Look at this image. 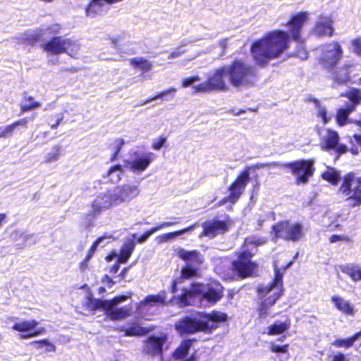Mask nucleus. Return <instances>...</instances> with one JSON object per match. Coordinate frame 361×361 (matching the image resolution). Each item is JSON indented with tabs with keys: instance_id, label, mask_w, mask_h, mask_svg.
<instances>
[{
	"instance_id": "nucleus-2",
	"label": "nucleus",
	"mask_w": 361,
	"mask_h": 361,
	"mask_svg": "<svg viewBox=\"0 0 361 361\" xmlns=\"http://www.w3.org/2000/svg\"><path fill=\"white\" fill-rule=\"evenodd\" d=\"M223 287L219 283L204 285L202 283H192L190 289L184 288L180 296L174 297L171 303L179 307L195 304V300H205L207 302L215 303L222 297Z\"/></svg>"
},
{
	"instance_id": "nucleus-14",
	"label": "nucleus",
	"mask_w": 361,
	"mask_h": 361,
	"mask_svg": "<svg viewBox=\"0 0 361 361\" xmlns=\"http://www.w3.org/2000/svg\"><path fill=\"white\" fill-rule=\"evenodd\" d=\"M342 55L341 45L337 42H333L323 46L319 61L324 68H331L341 59Z\"/></svg>"
},
{
	"instance_id": "nucleus-25",
	"label": "nucleus",
	"mask_w": 361,
	"mask_h": 361,
	"mask_svg": "<svg viewBox=\"0 0 361 361\" xmlns=\"http://www.w3.org/2000/svg\"><path fill=\"white\" fill-rule=\"evenodd\" d=\"M166 342L165 336H152L146 341L144 350L149 355H159L161 353L162 346Z\"/></svg>"
},
{
	"instance_id": "nucleus-57",
	"label": "nucleus",
	"mask_w": 361,
	"mask_h": 361,
	"mask_svg": "<svg viewBox=\"0 0 361 361\" xmlns=\"http://www.w3.org/2000/svg\"><path fill=\"white\" fill-rule=\"evenodd\" d=\"M350 240V238L346 235H333L329 238V241L331 243H335L338 241H349Z\"/></svg>"
},
{
	"instance_id": "nucleus-40",
	"label": "nucleus",
	"mask_w": 361,
	"mask_h": 361,
	"mask_svg": "<svg viewBox=\"0 0 361 361\" xmlns=\"http://www.w3.org/2000/svg\"><path fill=\"white\" fill-rule=\"evenodd\" d=\"M111 235H104L102 237H99L97 240L91 246L87 258H90L94 252L96 251L98 247H104L109 242V239L111 238Z\"/></svg>"
},
{
	"instance_id": "nucleus-28",
	"label": "nucleus",
	"mask_w": 361,
	"mask_h": 361,
	"mask_svg": "<svg viewBox=\"0 0 361 361\" xmlns=\"http://www.w3.org/2000/svg\"><path fill=\"white\" fill-rule=\"evenodd\" d=\"M62 154V147L57 144L54 145L51 147L47 149L43 157V163L51 164L59 161Z\"/></svg>"
},
{
	"instance_id": "nucleus-53",
	"label": "nucleus",
	"mask_w": 361,
	"mask_h": 361,
	"mask_svg": "<svg viewBox=\"0 0 361 361\" xmlns=\"http://www.w3.org/2000/svg\"><path fill=\"white\" fill-rule=\"evenodd\" d=\"M124 143L125 142L123 139H117L115 140L114 145L116 150L111 158V161H114L116 159Z\"/></svg>"
},
{
	"instance_id": "nucleus-15",
	"label": "nucleus",
	"mask_w": 361,
	"mask_h": 361,
	"mask_svg": "<svg viewBox=\"0 0 361 361\" xmlns=\"http://www.w3.org/2000/svg\"><path fill=\"white\" fill-rule=\"evenodd\" d=\"M350 104L346 105L345 108H341L338 110L336 114V122L340 126H344L347 121L349 114L355 109L357 104H361V91L357 89H352L349 90L345 94Z\"/></svg>"
},
{
	"instance_id": "nucleus-21",
	"label": "nucleus",
	"mask_w": 361,
	"mask_h": 361,
	"mask_svg": "<svg viewBox=\"0 0 361 361\" xmlns=\"http://www.w3.org/2000/svg\"><path fill=\"white\" fill-rule=\"evenodd\" d=\"M202 235L214 238L218 234L224 233L228 229L227 224L224 221L212 220L202 224Z\"/></svg>"
},
{
	"instance_id": "nucleus-19",
	"label": "nucleus",
	"mask_w": 361,
	"mask_h": 361,
	"mask_svg": "<svg viewBox=\"0 0 361 361\" xmlns=\"http://www.w3.org/2000/svg\"><path fill=\"white\" fill-rule=\"evenodd\" d=\"M127 298L128 297L126 295H119L115 297L114 299L111 300H106L88 297L87 298L86 305L87 308L90 310L94 311L99 308H102L104 310H105L106 309H109L111 307H112L111 305H114L117 302L126 301Z\"/></svg>"
},
{
	"instance_id": "nucleus-17",
	"label": "nucleus",
	"mask_w": 361,
	"mask_h": 361,
	"mask_svg": "<svg viewBox=\"0 0 361 361\" xmlns=\"http://www.w3.org/2000/svg\"><path fill=\"white\" fill-rule=\"evenodd\" d=\"M112 190L117 206L122 203H129L140 193L139 187L131 184L118 185Z\"/></svg>"
},
{
	"instance_id": "nucleus-43",
	"label": "nucleus",
	"mask_w": 361,
	"mask_h": 361,
	"mask_svg": "<svg viewBox=\"0 0 361 361\" xmlns=\"http://www.w3.org/2000/svg\"><path fill=\"white\" fill-rule=\"evenodd\" d=\"M323 179L330 182L333 185H336L340 179V174L334 169H329L322 174Z\"/></svg>"
},
{
	"instance_id": "nucleus-47",
	"label": "nucleus",
	"mask_w": 361,
	"mask_h": 361,
	"mask_svg": "<svg viewBox=\"0 0 361 361\" xmlns=\"http://www.w3.org/2000/svg\"><path fill=\"white\" fill-rule=\"evenodd\" d=\"M176 92V89H175L174 87H171L166 90H164V91H162L160 93L157 94L156 96L154 97H152L151 98H149L147 99V100H145V101H142L141 102H140L139 104H137V105H135V106H142L146 104H147L148 102L152 101V100H154V99H161L163 97H164L165 96L171 94V93H175Z\"/></svg>"
},
{
	"instance_id": "nucleus-48",
	"label": "nucleus",
	"mask_w": 361,
	"mask_h": 361,
	"mask_svg": "<svg viewBox=\"0 0 361 361\" xmlns=\"http://www.w3.org/2000/svg\"><path fill=\"white\" fill-rule=\"evenodd\" d=\"M61 27L58 24H53L49 26H46L44 28L39 30V32L36 37H39L47 33L48 34H57L59 32Z\"/></svg>"
},
{
	"instance_id": "nucleus-64",
	"label": "nucleus",
	"mask_w": 361,
	"mask_h": 361,
	"mask_svg": "<svg viewBox=\"0 0 361 361\" xmlns=\"http://www.w3.org/2000/svg\"><path fill=\"white\" fill-rule=\"evenodd\" d=\"M128 268H124L122 271L119 274V276H121V278H124L125 277V275L128 272Z\"/></svg>"
},
{
	"instance_id": "nucleus-61",
	"label": "nucleus",
	"mask_w": 361,
	"mask_h": 361,
	"mask_svg": "<svg viewBox=\"0 0 361 361\" xmlns=\"http://www.w3.org/2000/svg\"><path fill=\"white\" fill-rule=\"evenodd\" d=\"M226 44H227V39L225 38V39H223L219 41V46L222 48V49H226Z\"/></svg>"
},
{
	"instance_id": "nucleus-41",
	"label": "nucleus",
	"mask_w": 361,
	"mask_h": 361,
	"mask_svg": "<svg viewBox=\"0 0 361 361\" xmlns=\"http://www.w3.org/2000/svg\"><path fill=\"white\" fill-rule=\"evenodd\" d=\"M123 169L121 165L112 166L108 171V177L112 183H117L121 179Z\"/></svg>"
},
{
	"instance_id": "nucleus-59",
	"label": "nucleus",
	"mask_w": 361,
	"mask_h": 361,
	"mask_svg": "<svg viewBox=\"0 0 361 361\" xmlns=\"http://www.w3.org/2000/svg\"><path fill=\"white\" fill-rule=\"evenodd\" d=\"M166 138L161 137L159 140L154 141L152 143V148L155 150H159L165 143Z\"/></svg>"
},
{
	"instance_id": "nucleus-20",
	"label": "nucleus",
	"mask_w": 361,
	"mask_h": 361,
	"mask_svg": "<svg viewBox=\"0 0 361 361\" xmlns=\"http://www.w3.org/2000/svg\"><path fill=\"white\" fill-rule=\"evenodd\" d=\"M249 180V173L247 171H245L242 173L237 179L234 181V183L230 186V196L229 200L231 202H235L240 196V195L244 191L247 183Z\"/></svg>"
},
{
	"instance_id": "nucleus-38",
	"label": "nucleus",
	"mask_w": 361,
	"mask_h": 361,
	"mask_svg": "<svg viewBox=\"0 0 361 361\" xmlns=\"http://www.w3.org/2000/svg\"><path fill=\"white\" fill-rule=\"evenodd\" d=\"M130 63L134 68H138L144 73L149 71L152 67V63L142 57L131 59Z\"/></svg>"
},
{
	"instance_id": "nucleus-50",
	"label": "nucleus",
	"mask_w": 361,
	"mask_h": 361,
	"mask_svg": "<svg viewBox=\"0 0 361 361\" xmlns=\"http://www.w3.org/2000/svg\"><path fill=\"white\" fill-rule=\"evenodd\" d=\"M63 119V114H56L55 116L49 117L48 123L49 125H50L51 128L54 130L58 128L59 125L61 123Z\"/></svg>"
},
{
	"instance_id": "nucleus-34",
	"label": "nucleus",
	"mask_w": 361,
	"mask_h": 361,
	"mask_svg": "<svg viewBox=\"0 0 361 361\" xmlns=\"http://www.w3.org/2000/svg\"><path fill=\"white\" fill-rule=\"evenodd\" d=\"M37 325L38 322L36 320H23L16 322L12 326V329L19 332L25 333L33 330Z\"/></svg>"
},
{
	"instance_id": "nucleus-55",
	"label": "nucleus",
	"mask_w": 361,
	"mask_h": 361,
	"mask_svg": "<svg viewBox=\"0 0 361 361\" xmlns=\"http://www.w3.org/2000/svg\"><path fill=\"white\" fill-rule=\"evenodd\" d=\"M353 51L359 56H361V38H357L352 41Z\"/></svg>"
},
{
	"instance_id": "nucleus-11",
	"label": "nucleus",
	"mask_w": 361,
	"mask_h": 361,
	"mask_svg": "<svg viewBox=\"0 0 361 361\" xmlns=\"http://www.w3.org/2000/svg\"><path fill=\"white\" fill-rule=\"evenodd\" d=\"M308 13L300 12L293 16L288 23V31L292 38L298 43V50L295 55L302 59H307V53L305 49L303 41L300 37V32L305 22L307 20Z\"/></svg>"
},
{
	"instance_id": "nucleus-22",
	"label": "nucleus",
	"mask_w": 361,
	"mask_h": 361,
	"mask_svg": "<svg viewBox=\"0 0 361 361\" xmlns=\"http://www.w3.org/2000/svg\"><path fill=\"white\" fill-rule=\"evenodd\" d=\"M333 20L328 16H321L317 20L314 33L317 36L332 35L334 28L332 26Z\"/></svg>"
},
{
	"instance_id": "nucleus-13",
	"label": "nucleus",
	"mask_w": 361,
	"mask_h": 361,
	"mask_svg": "<svg viewBox=\"0 0 361 361\" xmlns=\"http://www.w3.org/2000/svg\"><path fill=\"white\" fill-rule=\"evenodd\" d=\"M156 155L150 152L137 150L130 154L126 162V167L135 174H141L155 159Z\"/></svg>"
},
{
	"instance_id": "nucleus-7",
	"label": "nucleus",
	"mask_w": 361,
	"mask_h": 361,
	"mask_svg": "<svg viewBox=\"0 0 361 361\" xmlns=\"http://www.w3.org/2000/svg\"><path fill=\"white\" fill-rule=\"evenodd\" d=\"M267 166H283L289 169L291 173L295 176L296 183L298 185L306 183L309 178L313 175L314 171L313 162L307 160H299L286 164L271 162L257 165V168L258 169Z\"/></svg>"
},
{
	"instance_id": "nucleus-8",
	"label": "nucleus",
	"mask_w": 361,
	"mask_h": 361,
	"mask_svg": "<svg viewBox=\"0 0 361 361\" xmlns=\"http://www.w3.org/2000/svg\"><path fill=\"white\" fill-rule=\"evenodd\" d=\"M338 192L345 198L348 205L355 207L361 205V177L355 178L350 173L344 176Z\"/></svg>"
},
{
	"instance_id": "nucleus-23",
	"label": "nucleus",
	"mask_w": 361,
	"mask_h": 361,
	"mask_svg": "<svg viewBox=\"0 0 361 361\" xmlns=\"http://www.w3.org/2000/svg\"><path fill=\"white\" fill-rule=\"evenodd\" d=\"M65 37H54L42 47L43 50L52 55H59L64 52Z\"/></svg>"
},
{
	"instance_id": "nucleus-4",
	"label": "nucleus",
	"mask_w": 361,
	"mask_h": 361,
	"mask_svg": "<svg viewBox=\"0 0 361 361\" xmlns=\"http://www.w3.org/2000/svg\"><path fill=\"white\" fill-rule=\"evenodd\" d=\"M293 264L290 262L281 271L276 264H274V279L273 281L267 284H260L257 287V293L259 299L262 300L259 312L260 316H265L268 310L272 307L276 300L283 295V272Z\"/></svg>"
},
{
	"instance_id": "nucleus-54",
	"label": "nucleus",
	"mask_w": 361,
	"mask_h": 361,
	"mask_svg": "<svg viewBox=\"0 0 361 361\" xmlns=\"http://www.w3.org/2000/svg\"><path fill=\"white\" fill-rule=\"evenodd\" d=\"M45 331V329L43 327L36 329L33 333L31 334H23L20 335V338L23 339H27L30 338L37 336Z\"/></svg>"
},
{
	"instance_id": "nucleus-18",
	"label": "nucleus",
	"mask_w": 361,
	"mask_h": 361,
	"mask_svg": "<svg viewBox=\"0 0 361 361\" xmlns=\"http://www.w3.org/2000/svg\"><path fill=\"white\" fill-rule=\"evenodd\" d=\"M113 206H117L113 190L109 189L100 192L92 202V209L95 212L99 213L103 209H107Z\"/></svg>"
},
{
	"instance_id": "nucleus-6",
	"label": "nucleus",
	"mask_w": 361,
	"mask_h": 361,
	"mask_svg": "<svg viewBox=\"0 0 361 361\" xmlns=\"http://www.w3.org/2000/svg\"><path fill=\"white\" fill-rule=\"evenodd\" d=\"M265 242V238L261 237H252L245 239L244 250L232 263L234 271L240 277L245 278L253 273L255 264L251 262V257L257 251L256 247L263 245Z\"/></svg>"
},
{
	"instance_id": "nucleus-12",
	"label": "nucleus",
	"mask_w": 361,
	"mask_h": 361,
	"mask_svg": "<svg viewBox=\"0 0 361 361\" xmlns=\"http://www.w3.org/2000/svg\"><path fill=\"white\" fill-rule=\"evenodd\" d=\"M177 255L187 262L186 266L182 269V277L189 279L195 276L197 273V267L204 262L203 256L197 250L189 251L183 248L178 250Z\"/></svg>"
},
{
	"instance_id": "nucleus-31",
	"label": "nucleus",
	"mask_w": 361,
	"mask_h": 361,
	"mask_svg": "<svg viewBox=\"0 0 361 361\" xmlns=\"http://www.w3.org/2000/svg\"><path fill=\"white\" fill-rule=\"evenodd\" d=\"M80 49L78 40L74 38L65 37L64 52L71 57H77Z\"/></svg>"
},
{
	"instance_id": "nucleus-32",
	"label": "nucleus",
	"mask_w": 361,
	"mask_h": 361,
	"mask_svg": "<svg viewBox=\"0 0 361 361\" xmlns=\"http://www.w3.org/2000/svg\"><path fill=\"white\" fill-rule=\"evenodd\" d=\"M135 247V243L133 240H128L125 242L122 246L118 257L119 263H126L131 256Z\"/></svg>"
},
{
	"instance_id": "nucleus-56",
	"label": "nucleus",
	"mask_w": 361,
	"mask_h": 361,
	"mask_svg": "<svg viewBox=\"0 0 361 361\" xmlns=\"http://www.w3.org/2000/svg\"><path fill=\"white\" fill-rule=\"evenodd\" d=\"M200 80L199 76H192L188 78H185L183 80L182 85L183 87H187L192 85L194 82Z\"/></svg>"
},
{
	"instance_id": "nucleus-1",
	"label": "nucleus",
	"mask_w": 361,
	"mask_h": 361,
	"mask_svg": "<svg viewBox=\"0 0 361 361\" xmlns=\"http://www.w3.org/2000/svg\"><path fill=\"white\" fill-rule=\"evenodd\" d=\"M288 42L287 32L281 30L270 32L252 43L251 54L258 65L265 66L279 57L288 48Z\"/></svg>"
},
{
	"instance_id": "nucleus-35",
	"label": "nucleus",
	"mask_w": 361,
	"mask_h": 361,
	"mask_svg": "<svg viewBox=\"0 0 361 361\" xmlns=\"http://www.w3.org/2000/svg\"><path fill=\"white\" fill-rule=\"evenodd\" d=\"M177 222L176 221H169V222H163L160 224L159 225L151 228L149 230H148L147 232H145L143 235H142L140 237L137 238V242L140 244L145 243L147 241V240L149 238V237L154 233L155 232L164 228L166 227L171 226L175 224H176Z\"/></svg>"
},
{
	"instance_id": "nucleus-33",
	"label": "nucleus",
	"mask_w": 361,
	"mask_h": 361,
	"mask_svg": "<svg viewBox=\"0 0 361 361\" xmlns=\"http://www.w3.org/2000/svg\"><path fill=\"white\" fill-rule=\"evenodd\" d=\"M197 224H194V225H192L188 228H183L182 230H180V231H175V232H172V233H165V234H162V235H158L157 238H156V240L158 243L161 244V243H166V242H168V241H170L172 239L180 235H183L185 233H187L188 231H192L193 230L195 226H196Z\"/></svg>"
},
{
	"instance_id": "nucleus-27",
	"label": "nucleus",
	"mask_w": 361,
	"mask_h": 361,
	"mask_svg": "<svg viewBox=\"0 0 361 361\" xmlns=\"http://www.w3.org/2000/svg\"><path fill=\"white\" fill-rule=\"evenodd\" d=\"M340 270L348 275L353 282L361 281V266L355 263L339 265Z\"/></svg>"
},
{
	"instance_id": "nucleus-5",
	"label": "nucleus",
	"mask_w": 361,
	"mask_h": 361,
	"mask_svg": "<svg viewBox=\"0 0 361 361\" xmlns=\"http://www.w3.org/2000/svg\"><path fill=\"white\" fill-rule=\"evenodd\" d=\"M226 68L228 79L235 87H250L257 80L256 68L243 60H235Z\"/></svg>"
},
{
	"instance_id": "nucleus-42",
	"label": "nucleus",
	"mask_w": 361,
	"mask_h": 361,
	"mask_svg": "<svg viewBox=\"0 0 361 361\" xmlns=\"http://www.w3.org/2000/svg\"><path fill=\"white\" fill-rule=\"evenodd\" d=\"M312 101L317 108V116L322 118L324 125L326 124L331 119V117L327 116L326 108L321 105L320 102L318 99H313Z\"/></svg>"
},
{
	"instance_id": "nucleus-46",
	"label": "nucleus",
	"mask_w": 361,
	"mask_h": 361,
	"mask_svg": "<svg viewBox=\"0 0 361 361\" xmlns=\"http://www.w3.org/2000/svg\"><path fill=\"white\" fill-rule=\"evenodd\" d=\"M166 301V293L165 292H161L157 295H151L146 297L145 299V303H160L164 304Z\"/></svg>"
},
{
	"instance_id": "nucleus-29",
	"label": "nucleus",
	"mask_w": 361,
	"mask_h": 361,
	"mask_svg": "<svg viewBox=\"0 0 361 361\" xmlns=\"http://www.w3.org/2000/svg\"><path fill=\"white\" fill-rule=\"evenodd\" d=\"M120 302H117L111 305L109 309H106V315L111 320H119L126 318L130 315V310L127 307L116 308V305Z\"/></svg>"
},
{
	"instance_id": "nucleus-30",
	"label": "nucleus",
	"mask_w": 361,
	"mask_h": 361,
	"mask_svg": "<svg viewBox=\"0 0 361 361\" xmlns=\"http://www.w3.org/2000/svg\"><path fill=\"white\" fill-rule=\"evenodd\" d=\"M28 121L29 118H24L18 121H16L10 125L1 126L3 132V138H8L11 137L13 135L14 131L20 126L27 128Z\"/></svg>"
},
{
	"instance_id": "nucleus-51",
	"label": "nucleus",
	"mask_w": 361,
	"mask_h": 361,
	"mask_svg": "<svg viewBox=\"0 0 361 361\" xmlns=\"http://www.w3.org/2000/svg\"><path fill=\"white\" fill-rule=\"evenodd\" d=\"M145 333V329L138 326H131L126 329V334L129 336L142 335Z\"/></svg>"
},
{
	"instance_id": "nucleus-39",
	"label": "nucleus",
	"mask_w": 361,
	"mask_h": 361,
	"mask_svg": "<svg viewBox=\"0 0 361 361\" xmlns=\"http://www.w3.org/2000/svg\"><path fill=\"white\" fill-rule=\"evenodd\" d=\"M191 345H192V340L188 339V340L183 341L180 343V346L178 348H177L176 350L174 351L173 356L176 359H180L182 357L186 355L188 353V351L190 348Z\"/></svg>"
},
{
	"instance_id": "nucleus-52",
	"label": "nucleus",
	"mask_w": 361,
	"mask_h": 361,
	"mask_svg": "<svg viewBox=\"0 0 361 361\" xmlns=\"http://www.w3.org/2000/svg\"><path fill=\"white\" fill-rule=\"evenodd\" d=\"M188 43L185 41L181 42V45L179 46L176 50L172 51L168 56V59H173L180 57L184 52L185 50L182 49L183 46H185Z\"/></svg>"
},
{
	"instance_id": "nucleus-3",
	"label": "nucleus",
	"mask_w": 361,
	"mask_h": 361,
	"mask_svg": "<svg viewBox=\"0 0 361 361\" xmlns=\"http://www.w3.org/2000/svg\"><path fill=\"white\" fill-rule=\"evenodd\" d=\"M227 315L220 312L207 314L199 312L194 317H185L175 325L178 333L192 334L197 331L210 332L218 327L219 323L226 320Z\"/></svg>"
},
{
	"instance_id": "nucleus-45",
	"label": "nucleus",
	"mask_w": 361,
	"mask_h": 361,
	"mask_svg": "<svg viewBox=\"0 0 361 361\" xmlns=\"http://www.w3.org/2000/svg\"><path fill=\"white\" fill-rule=\"evenodd\" d=\"M30 344L35 346L38 349L45 347V352L47 353L54 352L56 350L55 345L47 339L33 341Z\"/></svg>"
},
{
	"instance_id": "nucleus-16",
	"label": "nucleus",
	"mask_w": 361,
	"mask_h": 361,
	"mask_svg": "<svg viewBox=\"0 0 361 361\" xmlns=\"http://www.w3.org/2000/svg\"><path fill=\"white\" fill-rule=\"evenodd\" d=\"M317 134L321 138V147L324 150L336 149L338 153L342 154L346 152L345 145H338L339 136L336 131L326 129L322 130L317 126Z\"/></svg>"
},
{
	"instance_id": "nucleus-49",
	"label": "nucleus",
	"mask_w": 361,
	"mask_h": 361,
	"mask_svg": "<svg viewBox=\"0 0 361 361\" xmlns=\"http://www.w3.org/2000/svg\"><path fill=\"white\" fill-rule=\"evenodd\" d=\"M332 220V224H335V227L337 229H340L341 223L345 221L348 218V214H336L333 215L331 217Z\"/></svg>"
},
{
	"instance_id": "nucleus-26",
	"label": "nucleus",
	"mask_w": 361,
	"mask_h": 361,
	"mask_svg": "<svg viewBox=\"0 0 361 361\" xmlns=\"http://www.w3.org/2000/svg\"><path fill=\"white\" fill-rule=\"evenodd\" d=\"M331 300L336 309L342 313L350 316L354 315L355 312L354 305L349 300L338 295L332 296Z\"/></svg>"
},
{
	"instance_id": "nucleus-9",
	"label": "nucleus",
	"mask_w": 361,
	"mask_h": 361,
	"mask_svg": "<svg viewBox=\"0 0 361 361\" xmlns=\"http://www.w3.org/2000/svg\"><path fill=\"white\" fill-rule=\"evenodd\" d=\"M275 234L274 240L282 238L293 242L299 241L305 235L304 226L302 224L289 221H281L272 226Z\"/></svg>"
},
{
	"instance_id": "nucleus-63",
	"label": "nucleus",
	"mask_w": 361,
	"mask_h": 361,
	"mask_svg": "<svg viewBox=\"0 0 361 361\" xmlns=\"http://www.w3.org/2000/svg\"><path fill=\"white\" fill-rule=\"evenodd\" d=\"M245 110H243V109H240V110H239L238 111H235L234 110H232V111H231V113H232V114H233V115H234V116H239V115H240L241 114L245 113Z\"/></svg>"
},
{
	"instance_id": "nucleus-37",
	"label": "nucleus",
	"mask_w": 361,
	"mask_h": 361,
	"mask_svg": "<svg viewBox=\"0 0 361 361\" xmlns=\"http://www.w3.org/2000/svg\"><path fill=\"white\" fill-rule=\"evenodd\" d=\"M360 337L361 331L355 334L353 336L348 338H338L332 343V345L336 348H348L351 347Z\"/></svg>"
},
{
	"instance_id": "nucleus-36",
	"label": "nucleus",
	"mask_w": 361,
	"mask_h": 361,
	"mask_svg": "<svg viewBox=\"0 0 361 361\" xmlns=\"http://www.w3.org/2000/svg\"><path fill=\"white\" fill-rule=\"evenodd\" d=\"M290 326V322L289 320H286L283 322H276L274 324L268 326L267 334L269 335H278L287 331Z\"/></svg>"
},
{
	"instance_id": "nucleus-58",
	"label": "nucleus",
	"mask_w": 361,
	"mask_h": 361,
	"mask_svg": "<svg viewBox=\"0 0 361 361\" xmlns=\"http://www.w3.org/2000/svg\"><path fill=\"white\" fill-rule=\"evenodd\" d=\"M288 345H273L271 348V350L274 353H284L288 351Z\"/></svg>"
},
{
	"instance_id": "nucleus-44",
	"label": "nucleus",
	"mask_w": 361,
	"mask_h": 361,
	"mask_svg": "<svg viewBox=\"0 0 361 361\" xmlns=\"http://www.w3.org/2000/svg\"><path fill=\"white\" fill-rule=\"evenodd\" d=\"M25 101L21 104V111L25 112L30 110L35 109L40 106V103L34 101L31 96L25 97Z\"/></svg>"
},
{
	"instance_id": "nucleus-60",
	"label": "nucleus",
	"mask_w": 361,
	"mask_h": 361,
	"mask_svg": "<svg viewBox=\"0 0 361 361\" xmlns=\"http://www.w3.org/2000/svg\"><path fill=\"white\" fill-rule=\"evenodd\" d=\"M332 361H347L345 360V357L343 353H338L335 355L333 357Z\"/></svg>"
},
{
	"instance_id": "nucleus-24",
	"label": "nucleus",
	"mask_w": 361,
	"mask_h": 361,
	"mask_svg": "<svg viewBox=\"0 0 361 361\" xmlns=\"http://www.w3.org/2000/svg\"><path fill=\"white\" fill-rule=\"evenodd\" d=\"M353 68L352 63H345L343 66L337 68L332 74L334 82L341 85L348 82Z\"/></svg>"
},
{
	"instance_id": "nucleus-10",
	"label": "nucleus",
	"mask_w": 361,
	"mask_h": 361,
	"mask_svg": "<svg viewBox=\"0 0 361 361\" xmlns=\"http://www.w3.org/2000/svg\"><path fill=\"white\" fill-rule=\"evenodd\" d=\"M226 78H228L226 66L216 69L215 71L208 76L207 80L192 88L195 92H211L213 91H225L228 90L226 83Z\"/></svg>"
},
{
	"instance_id": "nucleus-62",
	"label": "nucleus",
	"mask_w": 361,
	"mask_h": 361,
	"mask_svg": "<svg viewBox=\"0 0 361 361\" xmlns=\"http://www.w3.org/2000/svg\"><path fill=\"white\" fill-rule=\"evenodd\" d=\"M119 268H120V265H119V264H114V265L113 266V267L111 268V272L112 274H116V273H117V271H118Z\"/></svg>"
}]
</instances>
